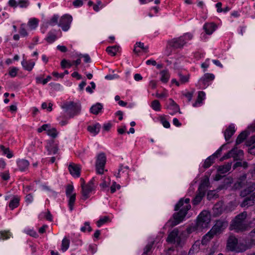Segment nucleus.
I'll return each instance as SVG.
<instances>
[{"instance_id":"obj_1","label":"nucleus","mask_w":255,"mask_h":255,"mask_svg":"<svg viewBox=\"0 0 255 255\" xmlns=\"http://www.w3.org/2000/svg\"><path fill=\"white\" fill-rule=\"evenodd\" d=\"M190 201L189 198H186L185 199L182 198L176 204L175 206V210H179V212L173 214V221H169L168 223L170 224V226L172 227L176 226L183 221L188 211L191 209Z\"/></svg>"},{"instance_id":"obj_2","label":"nucleus","mask_w":255,"mask_h":255,"mask_svg":"<svg viewBox=\"0 0 255 255\" xmlns=\"http://www.w3.org/2000/svg\"><path fill=\"white\" fill-rule=\"evenodd\" d=\"M211 215L210 213L207 211H203L198 215L196 224L189 227L187 229V231L189 233L194 231H202L204 229L209 227Z\"/></svg>"},{"instance_id":"obj_3","label":"nucleus","mask_w":255,"mask_h":255,"mask_svg":"<svg viewBox=\"0 0 255 255\" xmlns=\"http://www.w3.org/2000/svg\"><path fill=\"white\" fill-rule=\"evenodd\" d=\"M247 212L244 211L235 217L232 220L230 228L236 232H243L247 230L248 224L246 221Z\"/></svg>"},{"instance_id":"obj_4","label":"nucleus","mask_w":255,"mask_h":255,"mask_svg":"<svg viewBox=\"0 0 255 255\" xmlns=\"http://www.w3.org/2000/svg\"><path fill=\"white\" fill-rule=\"evenodd\" d=\"M193 35L190 33H186L183 35L174 38L167 42L168 45L174 49H181L190 40L193 38Z\"/></svg>"},{"instance_id":"obj_5","label":"nucleus","mask_w":255,"mask_h":255,"mask_svg":"<svg viewBox=\"0 0 255 255\" xmlns=\"http://www.w3.org/2000/svg\"><path fill=\"white\" fill-rule=\"evenodd\" d=\"M64 108L66 109L70 118H73L75 116L79 114L81 111V105L73 102L65 104Z\"/></svg>"},{"instance_id":"obj_6","label":"nucleus","mask_w":255,"mask_h":255,"mask_svg":"<svg viewBox=\"0 0 255 255\" xmlns=\"http://www.w3.org/2000/svg\"><path fill=\"white\" fill-rule=\"evenodd\" d=\"M82 181L81 184L82 187V199L85 200L90 196V193L95 189V186L93 180H91L86 185L84 184V180L81 178Z\"/></svg>"},{"instance_id":"obj_7","label":"nucleus","mask_w":255,"mask_h":255,"mask_svg":"<svg viewBox=\"0 0 255 255\" xmlns=\"http://www.w3.org/2000/svg\"><path fill=\"white\" fill-rule=\"evenodd\" d=\"M106 162V156L104 153H99L97 156L96 162V169L98 174L104 173V169Z\"/></svg>"},{"instance_id":"obj_8","label":"nucleus","mask_w":255,"mask_h":255,"mask_svg":"<svg viewBox=\"0 0 255 255\" xmlns=\"http://www.w3.org/2000/svg\"><path fill=\"white\" fill-rule=\"evenodd\" d=\"M228 222L224 220H218L212 227L211 231L215 235L222 233L228 226Z\"/></svg>"},{"instance_id":"obj_9","label":"nucleus","mask_w":255,"mask_h":255,"mask_svg":"<svg viewBox=\"0 0 255 255\" xmlns=\"http://www.w3.org/2000/svg\"><path fill=\"white\" fill-rule=\"evenodd\" d=\"M244 156V152L241 149L237 148L230 150L228 153L223 156L224 159L233 157L235 160H242Z\"/></svg>"},{"instance_id":"obj_10","label":"nucleus","mask_w":255,"mask_h":255,"mask_svg":"<svg viewBox=\"0 0 255 255\" xmlns=\"http://www.w3.org/2000/svg\"><path fill=\"white\" fill-rule=\"evenodd\" d=\"M255 245V238L251 239L250 241L248 242V243L246 242V243H244L243 242H238L235 252L238 253L244 252L248 249L251 248Z\"/></svg>"},{"instance_id":"obj_11","label":"nucleus","mask_w":255,"mask_h":255,"mask_svg":"<svg viewBox=\"0 0 255 255\" xmlns=\"http://www.w3.org/2000/svg\"><path fill=\"white\" fill-rule=\"evenodd\" d=\"M72 20V17L71 15H64L60 18L58 25L61 27L63 30L67 31L70 28Z\"/></svg>"},{"instance_id":"obj_12","label":"nucleus","mask_w":255,"mask_h":255,"mask_svg":"<svg viewBox=\"0 0 255 255\" xmlns=\"http://www.w3.org/2000/svg\"><path fill=\"white\" fill-rule=\"evenodd\" d=\"M166 241L170 243H177V245L180 244V239L178 236V230L177 229H174L171 232L166 239Z\"/></svg>"},{"instance_id":"obj_13","label":"nucleus","mask_w":255,"mask_h":255,"mask_svg":"<svg viewBox=\"0 0 255 255\" xmlns=\"http://www.w3.org/2000/svg\"><path fill=\"white\" fill-rule=\"evenodd\" d=\"M245 187L240 192L242 197H246L255 190V182H248Z\"/></svg>"},{"instance_id":"obj_14","label":"nucleus","mask_w":255,"mask_h":255,"mask_svg":"<svg viewBox=\"0 0 255 255\" xmlns=\"http://www.w3.org/2000/svg\"><path fill=\"white\" fill-rule=\"evenodd\" d=\"M238 243V239L234 236H230L227 241V249L230 251L235 252Z\"/></svg>"},{"instance_id":"obj_15","label":"nucleus","mask_w":255,"mask_h":255,"mask_svg":"<svg viewBox=\"0 0 255 255\" xmlns=\"http://www.w3.org/2000/svg\"><path fill=\"white\" fill-rule=\"evenodd\" d=\"M68 169L73 176L79 177L80 176L81 168L79 165L71 163L69 165Z\"/></svg>"},{"instance_id":"obj_16","label":"nucleus","mask_w":255,"mask_h":255,"mask_svg":"<svg viewBox=\"0 0 255 255\" xmlns=\"http://www.w3.org/2000/svg\"><path fill=\"white\" fill-rule=\"evenodd\" d=\"M246 179V174H243L240 176L237 182L235 183V187L236 189H240L245 187L248 182Z\"/></svg>"},{"instance_id":"obj_17","label":"nucleus","mask_w":255,"mask_h":255,"mask_svg":"<svg viewBox=\"0 0 255 255\" xmlns=\"http://www.w3.org/2000/svg\"><path fill=\"white\" fill-rule=\"evenodd\" d=\"M235 128L233 124L230 125L224 131V136L226 141L229 140L235 132Z\"/></svg>"},{"instance_id":"obj_18","label":"nucleus","mask_w":255,"mask_h":255,"mask_svg":"<svg viewBox=\"0 0 255 255\" xmlns=\"http://www.w3.org/2000/svg\"><path fill=\"white\" fill-rule=\"evenodd\" d=\"M216 25L213 22L206 23L204 25L203 29L206 34L210 35L216 30Z\"/></svg>"},{"instance_id":"obj_19","label":"nucleus","mask_w":255,"mask_h":255,"mask_svg":"<svg viewBox=\"0 0 255 255\" xmlns=\"http://www.w3.org/2000/svg\"><path fill=\"white\" fill-rule=\"evenodd\" d=\"M17 164L20 171H25L28 169L29 163L28 160L22 159L17 161Z\"/></svg>"},{"instance_id":"obj_20","label":"nucleus","mask_w":255,"mask_h":255,"mask_svg":"<svg viewBox=\"0 0 255 255\" xmlns=\"http://www.w3.org/2000/svg\"><path fill=\"white\" fill-rule=\"evenodd\" d=\"M20 197L18 196H14L10 200L8 206L11 210L17 208L19 205Z\"/></svg>"},{"instance_id":"obj_21","label":"nucleus","mask_w":255,"mask_h":255,"mask_svg":"<svg viewBox=\"0 0 255 255\" xmlns=\"http://www.w3.org/2000/svg\"><path fill=\"white\" fill-rule=\"evenodd\" d=\"M100 128V125L99 124H96L88 126L87 129L93 135H96L99 132Z\"/></svg>"},{"instance_id":"obj_22","label":"nucleus","mask_w":255,"mask_h":255,"mask_svg":"<svg viewBox=\"0 0 255 255\" xmlns=\"http://www.w3.org/2000/svg\"><path fill=\"white\" fill-rule=\"evenodd\" d=\"M21 65L25 70L30 71L32 70L35 65V62L31 60L27 61L26 60H23L21 61Z\"/></svg>"},{"instance_id":"obj_23","label":"nucleus","mask_w":255,"mask_h":255,"mask_svg":"<svg viewBox=\"0 0 255 255\" xmlns=\"http://www.w3.org/2000/svg\"><path fill=\"white\" fill-rule=\"evenodd\" d=\"M232 163L228 162L224 164L223 165H221L218 167V172L221 174H224L228 172L231 168Z\"/></svg>"},{"instance_id":"obj_24","label":"nucleus","mask_w":255,"mask_h":255,"mask_svg":"<svg viewBox=\"0 0 255 255\" xmlns=\"http://www.w3.org/2000/svg\"><path fill=\"white\" fill-rule=\"evenodd\" d=\"M205 93L203 91H199L198 94V98L196 102L193 104V106L196 107L201 105L202 101L205 99Z\"/></svg>"},{"instance_id":"obj_25","label":"nucleus","mask_w":255,"mask_h":255,"mask_svg":"<svg viewBox=\"0 0 255 255\" xmlns=\"http://www.w3.org/2000/svg\"><path fill=\"white\" fill-rule=\"evenodd\" d=\"M39 20L36 18H32L29 19L27 25L28 27L31 29H35L38 25Z\"/></svg>"},{"instance_id":"obj_26","label":"nucleus","mask_w":255,"mask_h":255,"mask_svg":"<svg viewBox=\"0 0 255 255\" xmlns=\"http://www.w3.org/2000/svg\"><path fill=\"white\" fill-rule=\"evenodd\" d=\"M214 234L211 231L208 232L204 235L202 239L201 243L202 245H206L214 236Z\"/></svg>"},{"instance_id":"obj_27","label":"nucleus","mask_w":255,"mask_h":255,"mask_svg":"<svg viewBox=\"0 0 255 255\" xmlns=\"http://www.w3.org/2000/svg\"><path fill=\"white\" fill-rule=\"evenodd\" d=\"M160 75L161 76L160 80L163 83H166L168 81L170 77V75L169 74L168 70H163L161 71L160 72Z\"/></svg>"},{"instance_id":"obj_28","label":"nucleus","mask_w":255,"mask_h":255,"mask_svg":"<svg viewBox=\"0 0 255 255\" xmlns=\"http://www.w3.org/2000/svg\"><path fill=\"white\" fill-rule=\"evenodd\" d=\"M103 106L102 104L100 103H97L91 107L90 108V111L92 114L97 115L101 112Z\"/></svg>"},{"instance_id":"obj_29","label":"nucleus","mask_w":255,"mask_h":255,"mask_svg":"<svg viewBox=\"0 0 255 255\" xmlns=\"http://www.w3.org/2000/svg\"><path fill=\"white\" fill-rule=\"evenodd\" d=\"M119 47L116 45L113 46H109L106 48L107 53L112 56L116 55L117 52L119 51Z\"/></svg>"},{"instance_id":"obj_30","label":"nucleus","mask_w":255,"mask_h":255,"mask_svg":"<svg viewBox=\"0 0 255 255\" xmlns=\"http://www.w3.org/2000/svg\"><path fill=\"white\" fill-rule=\"evenodd\" d=\"M254 203H255L250 196L249 197H246L244 200V201L241 204V206L242 207H249L253 205Z\"/></svg>"},{"instance_id":"obj_31","label":"nucleus","mask_w":255,"mask_h":255,"mask_svg":"<svg viewBox=\"0 0 255 255\" xmlns=\"http://www.w3.org/2000/svg\"><path fill=\"white\" fill-rule=\"evenodd\" d=\"M215 76L214 75V74L211 73H206L200 79V81L205 84L206 82L213 80Z\"/></svg>"},{"instance_id":"obj_32","label":"nucleus","mask_w":255,"mask_h":255,"mask_svg":"<svg viewBox=\"0 0 255 255\" xmlns=\"http://www.w3.org/2000/svg\"><path fill=\"white\" fill-rule=\"evenodd\" d=\"M248 135V132L244 131L242 132L237 137L236 139V144H239L241 143L246 138Z\"/></svg>"},{"instance_id":"obj_33","label":"nucleus","mask_w":255,"mask_h":255,"mask_svg":"<svg viewBox=\"0 0 255 255\" xmlns=\"http://www.w3.org/2000/svg\"><path fill=\"white\" fill-rule=\"evenodd\" d=\"M70 245V240L66 238H64L62 241L61 250L63 252H66L69 248Z\"/></svg>"},{"instance_id":"obj_34","label":"nucleus","mask_w":255,"mask_h":255,"mask_svg":"<svg viewBox=\"0 0 255 255\" xmlns=\"http://www.w3.org/2000/svg\"><path fill=\"white\" fill-rule=\"evenodd\" d=\"M136 47H138L140 48L145 52H147L148 51V46H144V43H142L141 42H136L135 44V46L133 49V51L135 53H138V52H139V51L137 50L136 49Z\"/></svg>"},{"instance_id":"obj_35","label":"nucleus","mask_w":255,"mask_h":255,"mask_svg":"<svg viewBox=\"0 0 255 255\" xmlns=\"http://www.w3.org/2000/svg\"><path fill=\"white\" fill-rule=\"evenodd\" d=\"M215 158L214 156H210L208 157L205 160L203 165L205 168H208L214 162Z\"/></svg>"},{"instance_id":"obj_36","label":"nucleus","mask_w":255,"mask_h":255,"mask_svg":"<svg viewBox=\"0 0 255 255\" xmlns=\"http://www.w3.org/2000/svg\"><path fill=\"white\" fill-rule=\"evenodd\" d=\"M19 33L22 37H25L28 36V33L26 28L25 24L22 23L20 25L19 30Z\"/></svg>"},{"instance_id":"obj_37","label":"nucleus","mask_w":255,"mask_h":255,"mask_svg":"<svg viewBox=\"0 0 255 255\" xmlns=\"http://www.w3.org/2000/svg\"><path fill=\"white\" fill-rule=\"evenodd\" d=\"M178 75L179 78V81L181 84H185L189 81V75L188 74L183 75L182 73H179Z\"/></svg>"},{"instance_id":"obj_38","label":"nucleus","mask_w":255,"mask_h":255,"mask_svg":"<svg viewBox=\"0 0 255 255\" xmlns=\"http://www.w3.org/2000/svg\"><path fill=\"white\" fill-rule=\"evenodd\" d=\"M68 197L69 198L68 201V205L70 211H72L76 200V194H73L70 196H68Z\"/></svg>"},{"instance_id":"obj_39","label":"nucleus","mask_w":255,"mask_h":255,"mask_svg":"<svg viewBox=\"0 0 255 255\" xmlns=\"http://www.w3.org/2000/svg\"><path fill=\"white\" fill-rule=\"evenodd\" d=\"M204 194L202 192H199L197 194L192 201L193 204L194 205H198L202 200Z\"/></svg>"},{"instance_id":"obj_40","label":"nucleus","mask_w":255,"mask_h":255,"mask_svg":"<svg viewBox=\"0 0 255 255\" xmlns=\"http://www.w3.org/2000/svg\"><path fill=\"white\" fill-rule=\"evenodd\" d=\"M128 166H123V165H121L120 168L118 170V172L116 175V177L117 178L121 177V173H126L127 174L128 173Z\"/></svg>"},{"instance_id":"obj_41","label":"nucleus","mask_w":255,"mask_h":255,"mask_svg":"<svg viewBox=\"0 0 255 255\" xmlns=\"http://www.w3.org/2000/svg\"><path fill=\"white\" fill-rule=\"evenodd\" d=\"M51 79V77L50 76H47L46 78L44 79L41 77H37L36 78V81L37 83H42L43 85H45Z\"/></svg>"},{"instance_id":"obj_42","label":"nucleus","mask_w":255,"mask_h":255,"mask_svg":"<svg viewBox=\"0 0 255 255\" xmlns=\"http://www.w3.org/2000/svg\"><path fill=\"white\" fill-rule=\"evenodd\" d=\"M2 150L3 154L6 155L8 158H10L13 156V154L11 151H10L8 148H5L4 146L1 145L0 147Z\"/></svg>"},{"instance_id":"obj_43","label":"nucleus","mask_w":255,"mask_h":255,"mask_svg":"<svg viewBox=\"0 0 255 255\" xmlns=\"http://www.w3.org/2000/svg\"><path fill=\"white\" fill-rule=\"evenodd\" d=\"M151 107L155 111H159L161 109V106L158 100H154L151 103Z\"/></svg>"},{"instance_id":"obj_44","label":"nucleus","mask_w":255,"mask_h":255,"mask_svg":"<svg viewBox=\"0 0 255 255\" xmlns=\"http://www.w3.org/2000/svg\"><path fill=\"white\" fill-rule=\"evenodd\" d=\"M46 148L49 152V154H55L58 153V148L57 145H54L51 147H50L48 145H47Z\"/></svg>"},{"instance_id":"obj_45","label":"nucleus","mask_w":255,"mask_h":255,"mask_svg":"<svg viewBox=\"0 0 255 255\" xmlns=\"http://www.w3.org/2000/svg\"><path fill=\"white\" fill-rule=\"evenodd\" d=\"M29 4L28 0H18L17 1V5L21 8H26Z\"/></svg>"},{"instance_id":"obj_46","label":"nucleus","mask_w":255,"mask_h":255,"mask_svg":"<svg viewBox=\"0 0 255 255\" xmlns=\"http://www.w3.org/2000/svg\"><path fill=\"white\" fill-rule=\"evenodd\" d=\"M56 39V36L55 34L52 33H48L47 34V36L46 38V40L48 43H52Z\"/></svg>"},{"instance_id":"obj_47","label":"nucleus","mask_w":255,"mask_h":255,"mask_svg":"<svg viewBox=\"0 0 255 255\" xmlns=\"http://www.w3.org/2000/svg\"><path fill=\"white\" fill-rule=\"evenodd\" d=\"M47 134L53 138H55L57 135L58 132L55 128H49L47 130Z\"/></svg>"},{"instance_id":"obj_48","label":"nucleus","mask_w":255,"mask_h":255,"mask_svg":"<svg viewBox=\"0 0 255 255\" xmlns=\"http://www.w3.org/2000/svg\"><path fill=\"white\" fill-rule=\"evenodd\" d=\"M72 65V63L66 59H63L61 62V66L62 68H70Z\"/></svg>"},{"instance_id":"obj_49","label":"nucleus","mask_w":255,"mask_h":255,"mask_svg":"<svg viewBox=\"0 0 255 255\" xmlns=\"http://www.w3.org/2000/svg\"><path fill=\"white\" fill-rule=\"evenodd\" d=\"M18 69L15 67H10L9 69L8 74L11 77H15L17 74Z\"/></svg>"},{"instance_id":"obj_50","label":"nucleus","mask_w":255,"mask_h":255,"mask_svg":"<svg viewBox=\"0 0 255 255\" xmlns=\"http://www.w3.org/2000/svg\"><path fill=\"white\" fill-rule=\"evenodd\" d=\"M59 17L57 15H54L48 21V24L50 25L54 26L58 24V20Z\"/></svg>"},{"instance_id":"obj_51","label":"nucleus","mask_w":255,"mask_h":255,"mask_svg":"<svg viewBox=\"0 0 255 255\" xmlns=\"http://www.w3.org/2000/svg\"><path fill=\"white\" fill-rule=\"evenodd\" d=\"M80 230L82 232H85L86 231L89 232H91L92 231V228L90 226V223L88 222H86L84 224V226L81 228Z\"/></svg>"},{"instance_id":"obj_52","label":"nucleus","mask_w":255,"mask_h":255,"mask_svg":"<svg viewBox=\"0 0 255 255\" xmlns=\"http://www.w3.org/2000/svg\"><path fill=\"white\" fill-rule=\"evenodd\" d=\"M200 241H197L195 242L191 248L189 252L191 253V252H198L200 249Z\"/></svg>"},{"instance_id":"obj_53","label":"nucleus","mask_w":255,"mask_h":255,"mask_svg":"<svg viewBox=\"0 0 255 255\" xmlns=\"http://www.w3.org/2000/svg\"><path fill=\"white\" fill-rule=\"evenodd\" d=\"M160 121L163 126L165 128H170V125L168 121H167L165 118L161 117L160 118Z\"/></svg>"},{"instance_id":"obj_54","label":"nucleus","mask_w":255,"mask_h":255,"mask_svg":"<svg viewBox=\"0 0 255 255\" xmlns=\"http://www.w3.org/2000/svg\"><path fill=\"white\" fill-rule=\"evenodd\" d=\"M121 186L120 184H117L116 182H114L111 187V192L114 193L116 191V189H120Z\"/></svg>"},{"instance_id":"obj_55","label":"nucleus","mask_w":255,"mask_h":255,"mask_svg":"<svg viewBox=\"0 0 255 255\" xmlns=\"http://www.w3.org/2000/svg\"><path fill=\"white\" fill-rule=\"evenodd\" d=\"M9 234L7 232H0V240H6L9 238Z\"/></svg>"},{"instance_id":"obj_56","label":"nucleus","mask_w":255,"mask_h":255,"mask_svg":"<svg viewBox=\"0 0 255 255\" xmlns=\"http://www.w3.org/2000/svg\"><path fill=\"white\" fill-rule=\"evenodd\" d=\"M108 220V218L107 217H105L103 218L100 219L97 222V225L98 227H101L103 224H105Z\"/></svg>"},{"instance_id":"obj_57","label":"nucleus","mask_w":255,"mask_h":255,"mask_svg":"<svg viewBox=\"0 0 255 255\" xmlns=\"http://www.w3.org/2000/svg\"><path fill=\"white\" fill-rule=\"evenodd\" d=\"M50 128V126L48 124H45L42 126L41 127L38 128L37 131L38 132H41L43 131H46L47 132V130Z\"/></svg>"},{"instance_id":"obj_58","label":"nucleus","mask_w":255,"mask_h":255,"mask_svg":"<svg viewBox=\"0 0 255 255\" xmlns=\"http://www.w3.org/2000/svg\"><path fill=\"white\" fill-rule=\"evenodd\" d=\"M73 189H74V187L72 185H67V186L66 187V195L67 196L71 195H72L71 194L73 191Z\"/></svg>"},{"instance_id":"obj_59","label":"nucleus","mask_w":255,"mask_h":255,"mask_svg":"<svg viewBox=\"0 0 255 255\" xmlns=\"http://www.w3.org/2000/svg\"><path fill=\"white\" fill-rule=\"evenodd\" d=\"M219 206L218 204H216L213 208L214 213L217 215L221 214L222 212V208L219 207Z\"/></svg>"},{"instance_id":"obj_60","label":"nucleus","mask_w":255,"mask_h":255,"mask_svg":"<svg viewBox=\"0 0 255 255\" xmlns=\"http://www.w3.org/2000/svg\"><path fill=\"white\" fill-rule=\"evenodd\" d=\"M25 202L27 204H30V203H32V202L33 200V197L32 195L31 194H27L25 196Z\"/></svg>"},{"instance_id":"obj_61","label":"nucleus","mask_w":255,"mask_h":255,"mask_svg":"<svg viewBox=\"0 0 255 255\" xmlns=\"http://www.w3.org/2000/svg\"><path fill=\"white\" fill-rule=\"evenodd\" d=\"M153 243H151L150 244H147L144 249V254H147L152 248Z\"/></svg>"},{"instance_id":"obj_62","label":"nucleus","mask_w":255,"mask_h":255,"mask_svg":"<svg viewBox=\"0 0 255 255\" xmlns=\"http://www.w3.org/2000/svg\"><path fill=\"white\" fill-rule=\"evenodd\" d=\"M79 57H83L84 62L86 63H89L91 61V58H90L89 55L88 54L82 55V54H80L79 55Z\"/></svg>"},{"instance_id":"obj_63","label":"nucleus","mask_w":255,"mask_h":255,"mask_svg":"<svg viewBox=\"0 0 255 255\" xmlns=\"http://www.w3.org/2000/svg\"><path fill=\"white\" fill-rule=\"evenodd\" d=\"M26 232L28 235H30L31 237L34 238H37L38 237L37 233L33 230H27Z\"/></svg>"},{"instance_id":"obj_64","label":"nucleus","mask_w":255,"mask_h":255,"mask_svg":"<svg viewBox=\"0 0 255 255\" xmlns=\"http://www.w3.org/2000/svg\"><path fill=\"white\" fill-rule=\"evenodd\" d=\"M73 4L75 7H79L83 5V2L82 0H74Z\"/></svg>"}]
</instances>
